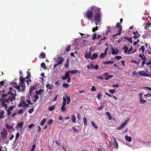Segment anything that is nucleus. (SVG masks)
I'll return each instance as SVG.
<instances>
[{
    "instance_id": "nucleus-1",
    "label": "nucleus",
    "mask_w": 151,
    "mask_h": 151,
    "mask_svg": "<svg viewBox=\"0 0 151 151\" xmlns=\"http://www.w3.org/2000/svg\"><path fill=\"white\" fill-rule=\"evenodd\" d=\"M16 96V91L12 87L9 88L7 93L2 95V98L1 101L2 102V106L5 107L6 110L7 109L8 104L15 100Z\"/></svg>"
},
{
    "instance_id": "nucleus-2",
    "label": "nucleus",
    "mask_w": 151,
    "mask_h": 151,
    "mask_svg": "<svg viewBox=\"0 0 151 151\" xmlns=\"http://www.w3.org/2000/svg\"><path fill=\"white\" fill-rule=\"evenodd\" d=\"M13 86L15 88L17 89L18 91H24L25 89V86L23 83H22L21 82L19 83L17 85L16 83H13Z\"/></svg>"
},
{
    "instance_id": "nucleus-3",
    "label": "nucleus",
    "mask_w": 151,
    "mask_h": 151,
    "mask_svg": "<svg viewBox=\"0 0 151 151\" xmlns=\"http://www.w3.org/2000/svg\"><path fill=\"white\" fill-rule=\"evenodd\" d=\"M54 60H55V64L54 66V69H55L58 65H60L62 63L64 60V58L58 55L55 58H54Z\"/></svg>"
},
{
    "instance_id": "nucleus-4",
    "label": "nucleus",
    "mask_w": 151,
    "mask_h": 151,
    "mask_svg": "<svg viewBox=\"0 0 151 151\" xmlns=\"http://www.w3.org/2000/svg\"><path fill=\"white\" fill-rule=\"evenodd\" d=\"M101 12L99 13H96L95 14L94 17V19L95 22H96V25H97L98 23H100L101 21Z\"/></svg>"
},
{
    "instance_id": "nucleus-5",
    "label": "nucleus",
    "mask_w": 151,
    "mask_h": 151,
    "mask_svg": "<svg viewBox=\"0 0 151 151\" xmlns=\"http://www.w3.org/2000/svg\"><path fill=\"white\" fill-rule=\"evenodd\" d=\"M19 107H23L24 109L26 107L29 106L28 104L26 103L25 101H22L20 102L19 104L18 105Z\"/></svg>"
},
{
    "instance_id": "nucleus-6",
    "label": "nucleus",
    "mask_w": 151,
    "mask_h": 151,
    "mask_svg": "<svg viewBox=\"0 0 151 151\" xmlns=\"http://www.w3.org/2000/svg\"><path fill=\"white\" fill-rule=\"evenodd\" d=\"M85 15L90 20H91V18L93 16V12L91 11L90 10L87 11L86 12Z\"/></svg>"
},
{
    "instance_id": "nucleus-7",
    "label": "nucleus",
    "mask_w": 151,
    "mask_h": 151,
    "mask_svg": "<svg viewBox=\"0 0 151 151\" xmlns=\"http://www.w3.org/2000/svg\"><path fill=\"white\" fill-rule=\"evenodd\" d=\"M92 11L93 12H97V13H99L100 12V9L96 7L92 6L91 8Z\"/></svg>"
},
{
    "instance_id": "nucleus-8",
    "label": "nucleus",
    "mask_w": 151,
    "mask_h": 151,
    "mask_svg": "<svg viewBox=\"0 0 151 151\" xmlns=\"http://www.w3.org/2000/svg\"><path fill=\"white\" fill-rule=\"evenodd\" d=\"M1 134L2 137L4 139L6 138L7 135V132L5 130H3L1 132Z\"/></svg>"
},
{
    "instance_id": "nucleus-9",
    "label": "nucleus",
    "mask_w": 151,
    "mask_h": 151,
    "mask_svg": "<svg viewBox=\"0 0 151 151\" xmlns=\"http://www.w3.org/2000/svg\"><path fill=\"white\" fill-rule=\"evenodd\" d=\"M150 28H151V24L149 22H147L146 25L145 26V29L147 31L148 30V31H150Z\"/></svg>"
},
{
    "instance_id": "nucleus-10",
    "label": "nucleus",
    "mask_w": 151,
    "mask_h": 151,
    "mask_svg": "<svg viewBox=\"0 0 151 151\" xmlns=\"http://www.w3.org/2000/svg\"><path fill=\"white\" fill-rule=\"evenodd\" d=\"M139 75L143 77H148V76L145 71H141L138 72Z\"/></svg>"
},
{
    "instance_id": "nucleus-11",
    "label": "nucleus",
    "mask_w": 151,
    "mask_h": 151,
    "mask_svg": "<svg viewBox=\"0 0 151 151\" xmlns=\"http://www.w3.org/2000/svg\"><path fill=\"white\" fill-rule=\"evenodd\" d=\"M35 87L34 86H31L30 88L29 91V96H31L32 95V94L33 93V90H35Z\"/></svg>"
},
{
    "instance_id": "nucleus-12",
    "label": "nucleus",
    "mask_w": 151,
    "mask_h": 151,
    "mask_svg": "<svg viewBox=\"0 0 151 151\" xmlns=\"http://www.w3.org/2000/svg\"><path fill=\"white\" fill-rule=\"evenodd\" d=\"M70 76V74L68 73V71H66L65 73V76L63 77H62V78L63 80H65L67 79L69 77H70L69 76Z\"/></svg>"
},
{
    "instance_id": "nucleus-13",
    "label": "nucleus",
    "mask_w": 151,
    "mask_h": 151,
    "mask_svg": "<svg viewBox=\"0 0 151 151\" xmlns=\"http://www.w3.org/2000/svg\"><path fill=\"white\" fill-rule=\"evenodd\" d=\"M119 50L117 49H112L111 54L112 55H116L118 52Z\"/></svg>"
},
{
    "instance_id": "nucleus-14",
    "label": "nucleus",
    "mask_w": 151,
    "mask_h": 151,
    "mask_svg": "<svg viewBox=\"0 0 151 151\" xmlns=\"http://www.w3.org/2000/svg\"><path fill=\"white\" fill-rule=\"evenodd\" d=\"M20 81L22 83H23L24 84V85H25V83H27L28 81L27 80L25 79H24L22 77H21L20 79Z\"/></svg>"
},
{
    "instance_id": "nucleus-15",
    "label": "nucleus",
    "mask_w": 151,
    "mask_h": 151,
    "mask_svg": "<svg viewBox=\"0 0 151 151\" xmlns=\"http://www.w3.org/2000/svg\"><path fill=\"white\" fill-rule=\"evenodd\" d=\"M149 33H145L142 35V37L144 38H146L151 35V31H149Z\"/></svg>"
},
{
    "instance_id": "nucleus-16",
    "label": "nucleus",
    "mask_w": 151,
    "mask_h": 151,
    "mask_svg": "<svg viewBox=\"0 0 151 151\" xmlns=\"http://www.w3.org/2000/svg\"><path fill=\"white\" fill-rule=\"evenodd\" d=\"M91 52H86L84 55V57L86 58H91Z\"/></svg>"
},
{
    "instance_id": "nucleus-17",
    "label": "nucleus",
    "mask_w": 151,
    "mask_h": 151,
    "mask_svg": "<svg viewBox=\"0 0 151 151\" xmlns=\"http://www.w3.org/2000/svg\"><path fill=\"white\" fill-rule=\"evenodd\" d=\"M125 138L126 140L129 142H130L132 141L131 137L130 136H128L127 135H126L125 136Z\"/></svg>"
},
{
    "instance_id": "nucleus-18",
    "label": "nucleus",
    "mask_w": 151,
    "mask_h": 151,
    "mask_svg": "<svg viewBox=\"0 0 151 151\" xmlns=\"http://www.w3.org/2000/svg\"><path fill=\"white\" fill-rule=\"evenodd\" d=\"M24 124L23 122H21L20 123L17 124V128L18 129H21L23 125Z\"/></svg>"
},
{
    "instance_id": "nucleus-19",
    "label": "nucleus",
    "mask_w": 151,
    "mask_h": 151,
    "mask_svg": "<svg viewBox=\"0 0 151 151\" xmlns=\"http://www.w3.org/2000/svg\"><path fill=\"white\" fill-rule=\"evenodd\" d=\"M113 138H114V141L113 142V145L114 147H116L117 148H118V143L117 142H116V141L114 137H113Z\"/></svg>"
},
{
    "instance_id": "nucleus-20",
    "label": "nucleus",
    "mask_w": 151,
    "mask_h": 151,
    "mask_svg": "<svg viewBox=\"0 0 151 151\" xmlns=\"http://www.w3.org/2000/svg\"><path fill=\"white\" fill-rule=\"evenodd\" d=\"M139 57L141 58L142 60L143 61L146 60V57L143 54H140L139 55Z\"/></svg>"
},
{
    "instance_id": "nucleus-21",
    "label": "nucleus",
    "mask_w": 151,
    "mask_h": 151,
    "mask_svg": "<svg viewBox=\"0 0 151 151\" xmlns=\"http://www.w3.org/2000/svg\"><path fill=\"white\" fill-rule=\"evenodd\" d=\"M44 91L42 89H40L38 91H36L35 93L37 95H41L42 93Z\"/></svg>"
},
{
    "instance_id": "nucleus-22",
    "label": "nucleus",
    "mask_w": 151,
    "mask_h": 151,
    "mask_svg": "<svg viewBox=\"0 0 151 151\" xmlns=\"http://www.w3.org/2000/svg\"><path fill=\"white\" fill-rule=\"evenodd\" d=\"M71 117V120L74 123H76V118L75 116L72 114Z\"/></svg>"
},
{
    "instance_id": "nucleus-23",
    "label": "nucleus",
    "mask_w": 151,
    "mask_h": 151,
    "mask_svg": "<svg viewBox=\"0 0 151 151\" xmlns=\"http://www.w3.org/2000/svg\"><path fill=\"white\" fill-rule=\"evenodd\" d=\"M87 68L88 69H92L93 68V65L92 63H90L87 65Z\"/></svg>"
},
{
    "instance_id": "nucleus-24",
    "label": "nucleus",
    "mask_w": 151,
    "mask_h": 151,
    "mask_svg": "<svg viewBox=\"0 0 151 151\" xmlns=\"http://www.w3.org/2000/svg\"><path fill=\"white\" fill-rule=\"evenodd\" d=\"M128 49L129 47H128L126 45L124 46L123 48V49L124 51V53L128 54Z\"/></svg>"
},
{
    "instance_id": "nucleus-25",
    "label": "nucleus",
    "mask_w": 151,
    "mask_h": 151,
    "mask_svg": "<svg viewBox=\"0 0 151 151\" xmlns=\"http://www.w3.org/2000/svg\"><path fill=\"white\" fill-rule=\"evenodd\" d=\"M98 56V55L95 53H93L92 56L91 58V60L95 59Z\"/></svg>"
},
{
    "instance_id": "nucleus-26",
    "label": "nucleus",
    "mask_w": 151,
    "mask_h": 151,
    "mask_svg": "<svg viewBox=\"0 0 151 151\" xmlns=\"http://www.w3.org/2000/svg\"><path fill=\"white\" fill-rule=\"evenodd\" d=\"M113 63V61L111 60H109L107 61H105L103 62V63L105 65H108L109 64H112Z\"/></svg>"
},
{
    "instance_id": "nucleus-27",
    "label": "nucleus",
    "mask_w": 151,
    "mask_h": 151,
    "mask_svg": "<svg viewBox=\"0 0 151 151\" xmlns=\"http://www.w3.org/2000/svg\"><path fill=\"white\" fill-rule=\"evenodd\" d=\"M4 111L3 110H1L0 111V118L1 119L4 118Z\"/></svg>"
},
{
    "instance_id": "nucleus-28",
    "label": "nucleus",
    "mask_w": 151,
    "mask_h": 151,
    "mask_svg": "<svg viewBox=\"0 0 151 151\" xmlns=\"http://www.w3.org/2000/svg\"><path fill=\"white\" fill-rule=\"evenodd\" d=\"M78 70H70L68 71V73L70 74V73L72 74H73L75 73H77L78 72Z\"/></svg>"
},
{
    "instance_id": "nucleus-29",
    "label": "nucleus",
    "mask_w": 151,
    "mask_h": 151,
    "mask_svg": "<svg viewBox=\"0 0 151 151\" xmlns=\"http://www.w3.org/2000/svg\"><path fill=\"white\" fill-rule=\"evenodd\" d=\"M105 77V79L106 80H107L110 78H111L112 76H113L112 75H109L107 73L104 74Z\"/></svg>"
},
{
    "instance_id": "nucleus-30",
    "label": "nucleus",
    "mask_w": 151,
    "mask_h": 151,
    "mask_svg": "<svg viewBox=\"0 0 151 151\" xmlns=\"http://www.w3.org/2000/svg\"><path fill=\"white\" fill-rule=\"evenodd\" d=\"M26 101L29 104L31 105L32 104L30 101V96L29 95H28V98L26 99Z\"/></svg>"
},
{
    "instance_id": "nucleus-31",
    "label": "nucleus",
    "mask_w": 151,
    "mask_h": 151,
    "mask_svg": "<svg viewBox=\"0 0 151 151\" xmlns=\"http://www.w3.org/2000/svg\"><path fill=\"white\" fill-rule=\"evenodd\" d=\"M91 124L93 127L95 129H97L98 128V127L97 126L96 124L93 121H91Z\"/></svg>"
},
{
    "instance_id": "nucleus-32",
    "label": "nucleus",
    "mask_w": 151,
    "mask_h": 151,
    "mask_svg": "<svg viewBox=\"0 0 151 151\" xmlns=\"http://www.w3.org/2000/svg\"><path fill=\"white\" fill-rule=\"evenodd\" d=\"M106 115L108 116L109 120H111L112 119V117L109 112H107L106 113Z\"/></svg>"
},
{
    "instance_id": "nucleus-33",
    "label": "nucleus",
    "mask_w": 151,
    "mask_h": 151,
    "mask_svg": "<svg viewBox=\"0 0 151 151\" xmlns=\"http://www.w3.org/2000/svg\"><path fill=\"white\" fill-rule=\"evenodd\" d=\"M83 121L84 122V126H86L87 124V119L85 117H83Z\"/></svg>"
},
{
    "instance_id": "nucleus-34",
    "label": "nucleus",
    "mask_w": 151,
    "mask_h": 151,
    "mask_svg": "<svg viewBox=\"0 0 151 151\" xmlns=\"http://www.w3.org/2000/svg\"><path fill=\"white\" fill-rule=\"evenodd\" d=\"M53 87V86L52 85H50V84H47L46 86V88L50 90L51 89L52 87Z\"/></svg>"
},
{
    "instance_id": "nucleus-35",
    "label": "nucleus",
    "mask_w": 151,
    "mask_h": 151,
    "mask_svg": "<svg viewBox=\"0 0 151 151\" xmlns=\"http://www.w3.org/2000/svg\"><path fill=\"white\" fill-rule=\"evenodd\" d=\"M6 127L9 130H10L13 128L12 126L9 125L7 124H6Z\"/></svg>"
},
{
    "instance_id": "nucleus-36",
    "label": "nucleus",
    "mask_w": 151,
    "mask_h": 151,
    "mask_svg": "<svg viewBox=\"0 0 151 151\" xmlns=\"http://www.w3.org/2000/svg\"><path fill=\"white\" fill-rule=\"evenodd\" d=\"M139 103L141 104H145L147 102L146 100H143L142 98L139 99Z\"/></svg>"
},
{
    "instance_id": "nucleus-37",
    "label": "nucleus",
    "mask_w": 151,
    "mask_h": 151,
    "mask_svg": "<svg viewBox=\"0 0 151 151\" xmlns=\"http://www.w3.org/2000/svg\"><path fill=\"white\" fill-rule=\"evenodd\" d=\"M66 100H67L66 98L64 97H63V102L62 103V104L66 105Z\"/></svg>"
},
{
    "instance_id": "nucleus-38",
    "label": "nucleus",
    "mask_w": 151,
    "mask_h": 151,
    "mask_svg": "<svg viewBox=\"0 0 151 151\" xmlns=\"http://www.w3.org/2000/svg\"><path fill=\"white\" fill-rule=\"evenodd\" d=\"M69 64V63L68 60L64 64V67L65 68H67Z\"/></svg>"
},
{
    "instance_id": "nucleus-39",
    "label": "nucleus",
    "mask_w": 151,
    "mask_h": 151,
    "mask_svg": "<svg viewBox=\"0 0 151 151\" xmlns=\"http://www.w3.org/2000/svg\"><path fill=\"white\" fill-rule=\"evenodd\" d=\"M125 125H124V124L123 123L121 125H120V127H119L118 128V130H120V129H122V128H123L124 127V126H125Z\"/></svg>"
},
{
    "instance_id": "nucleus-40",
    "label": "nucleus",
    "mask_w": 151,
    "mask_h": 151,
    "mask_svg": "<svg viewBox=\"0 0 151 151\" xmlns=\"http://www.w3.org/2000/svg\"><path fill=\"white\" fill-rule=\"evenodd\" d=\"M66 99L67 100V104H70V97L69 96H67L66 97Z\"/></svg>"
},
{
    "instance_id": "nucleus-41",
    "label": "nucleus",
    "mask_w": 151,
    "mask_h": 151,
    "mask_svg": "<svg viewBox=\"0 0 151 151\" xmlns=\"http://www.w3.org/2000/svg\"><path fill=\"white\" fill-rule=\"evenodd\" d=\"M24 113V111L23 109H19L17 112V114H22Z\"/></svg>"
},
{
    "instance_id": "nucleus-42",
    "label": "nucleus",
    "mask_w": 151,
    "mask_h": 151,
    "mask_svg": "<svg viewBox=\"0 0 151 151\" xmlns=\"http://www.w3.org/2000/svg\"><path fill=\"white\" fill-rule=\"evenodd\" d=\"M46 121V119L45 118H43L42 121L40 122V124L41 126L44 125Z\"/></svg>"
},
{
    "instance_id": "nucleus-43",
    "label": "nucleus",
    "mask_w": 151,
    "mask_h": 151,
    "mask_svg": "<svg viewBox=\"0 0 151 151\" xmlns=\"http://www.w3.org/2000/svg\"><path fill=\"white\" fill-rule=\"evenodd\" d=\"M139 50H142V54H143V53L145 50L144 46H142L140 48H139Z\"/></svg>"
},
{
    "instance_id": "nucleus-44",
    "label": "nucleus",
    "mask_w": 151,
    "mask_h": 151,
    "mask_svg": "<svg viewBox=\"0 0 151 151\" xmlns=\"http://www.w3.org/2000/svg\"><path fill=\"white\" fill-rule=\"evenodd\" d=\"M6 149L5 147H0V151H6Z\"/></svg>"
},
{
    "instance_id": "nucleus-45",
    "label": "nucleus",
    "mask_w": 151,
    "mask_h": 151,
    "mask_svg": "<svg viewBox=\"0 0 151 151\" xmlns=\"http://www.w3.org/2000/svg\"><path fill=\"white\" fill-rule=\"evenodd\" d=\"M55 108V106H50L49 108V110L50 111H52Z\"/></svg>"
},
{
    "instance_id": "nucleus-46",
    "label": "nucleus",
    "mask_w": 151,
    "mask_h": 151,
    "mask_svg": "<svg viewBox=\"0 0 151 151\" xmlns=\"http://www.w3.org/2000/svg\"><path fill=\"white\" fill-rule=\"evenodd\" d=\"M34 100H33V101L34 102L36 101L37 99H38V98H39V97H38V96L37 95L34 96Z\"/></svg>"
},
{
    "instance_id": "nucleus-47",
    "label": "nucleus",
    "mask_w": 151,
    "mask_h": 151,
    "mask_svg": "<svg viewBox=\"0 0 151 151\" xmlns=\"http://www.w3.org/2000/svg\"><path fill=\"white\" fill-rule=\"evenodd\" d=\"M65 105L63 104L62 106L61 107V110L62 111H65V110L66 108H65Z\"/></svg>"
},
{
    "instance_id": "nucleus-48",
    "label": "nucleus",
    "mask_w": 151,
    "mask_h": 151,
    "mask_svg": "<svg viewBox=\"0 0 151 151\" xmlns=\"http://www.w3.org/2000/svg\"><path fill=\"white\" fill-rule=\"evenodd\" d=\"M106 55L104 53H102L99 56V57L101 58H103Z\"/></svg>"
},
{
    "instance_id": "nucleus-49",
    "label": "nucleus",
    "mask_w": 151,
    "mask_h": 151,
    "mask_svg": "<svg viewBox=\"0 0 151 151\" xmlns=\"http://www.w3.org/2000/svg\"><path fill=\"white\" fill-rule=\"evenodd\" d=\"M40 57L42 58H44L45 57V54L44 53H41L40 55Z\"/></svg>"
},
{
    "instance_id": "nucleus-50",
    "label": "nucleus",
    "mask_w": 151,
    "mask_h": 151,
    "mask_svg": "<svg viewBox=\"0 0 151 151\" xmlns=\"http://www.w3.org/2000/svg\"><path fill=\"white\" fill-rule=\"evenodd\" d=\"M132 47L131 46L129 49L128 50V54H129L131 53V51L132 50Z\"/></svg>"
},
{
    "instance_id": "nucleus-51",
    "label": "nucleus",
    "mask_w": 151,
    "mask_h": 151,
    "mask_svg": "<svg viewBox=\"0 0 151 151\" xmlns=\"http://www.w3.org/2000/svg\"><path fill=\"white\" fill-rule=\"evenodd\" d=\"M19 132H18L16 134V137H15V139L17 140L19 137Z\"/></svg>"
},
{
    "instance_id": "nucleus-52",
    "label": "nucleus",
    "mask_w": 151,
    "mask_h": 151,
    "mask_svg": "<svg viewBox=\"0 0 151 151\" xmlns=\"http://www.w3.org/2000/svg\"><path fill=\"white\" fill-rule=\"evenodd\" d=\"M112 87L113 88H118L119 87V85L118 84H114L112 86Z\"/></svg>"
},
{
    "instance_id": "nucleus-53",
    "label": "nucleus",
    "mask_w": 151,
    "mask_h": 151,
    "mask_svg": "<svg viewBox=\"0 0 151 151\" xmlns=\"http://www.w3.org/2000/svg\"><path fill=\"white\" fill-rule=\"evenodd\" d=\"M109 91L110 93L113 94L115 92V89H111Z\"/></svg>"
},
{
    "instance_id": "nucleus-54",
    "label": "nucleus",
    "mask_w": 151,
    "mask_h": 151,
    "mask_svg": "<svg viewBox=\"0 0 151 151\" xmlns=\"http://www.w3.org/2000/svg\"><path fill=\"white\" fill-rule=\"evenodd\" d=\"M70 45H69L66 48L65 50L66 51L68 52L70 50Z\"/></svg>"
},
{
    "instance_id": "nucleus-55",
    "label": "nucleus",
    "mask_w": 151,
    "mask_h": 151,
    "mask_svg": "<svg viewBox=\"0 0 151 151\" xmlns=\"http://www.w3.org/2000/svg\"><path fill=\"white\" fill-rule=\"evenodd\" d=\"M63 86L65 88H68L69 87V85L67 83H64L63 85Z\"/></svg>"
},
{
    "instance_id": "nucleus-56",
    "label": "nucleus",
    "mask_w": 151,
    "mask_h": 151,
    "mask_svg": "<svg viewBox=\"0 0 151 151\" xmlns=\"http://www.w3.org/2000/svg\"><path fill=\"white\" fill-rule=\"evenodd\" d=\"M101 93L98 94L97 95V97L98 98V99L99 100H100L101 97Z\"/></svg>"
},
{
    "instance_id": "nucleus-57",
    "label": "nucleus",
    "mask_w": 151,
    "mask_h": 151,
    "mask_svg": "<svg viewBox=\"0 0 151 151\" xmlns=\"http://www.w3.org/2000/svg\"><path fill=\"white\" fill-rule=\"evenodd\" d=\"M129 120H130V119L129 118L128 119H126L124 121V123H123L124 124V125H126L127 124V122H128L129 121Z\"/></svg>"
},
{
    "instance_id": "nucleus-58",
    "label": "nucleus",
    "mask_w": 151,
    "mask_h": 151,
    "mask_svg": "<svg viewBox=\"0 0 151 151\" xmlns=\"http://www.w3.org/2000/svg\"><path fill=\"white\" fill-rule=\"evenodd\" d=\"M115 58H116L117 60H119L122 58V57L119 56H116Z\"/></svg>"
},
{
    "instance_id": "nucleus-59",
    "label": "nucleus",
    "mask_w": 151,
    "mask_h": 151,
    "mask_svg": "<svg viewBox=\"0 0 151 151\" xmlns=\"http://www.w3.org/2000/svg\"><path fill=\"white\" fill-rule=\"evenodd\" d=\"M53 120L52 119H51L49 120L48 122V124H50L52 123Z\"/></svg>"
},
{
    "instance_id": "nucleus-60",
    "label": "nucleus",
    "mask_w": 151,
    "mask_h": 151,
    "mask_svg": "<svg viewBox=\"0 0 151 151\" xmlns=\"http://www.w3.org/2000/svg\"><path fill=\"white\" fill-rule=\"evenodd\" d=\"M121 28L118 31V32L117 34H116V35L117 36V35H120L121 33Z\"/></svg>"
},
{
    "instance_id": "nucleus-61",
    "label": "nucleus",
    "mask_w": 151,
    "mask_h": 151,
    "mask_svg": "<svg viewBox=\"0 0 151 151\" xmlns=\"http://www.w3.org/2000/svg\"><path fill=\"white\" fill-rule=\"evenodd\" d=\"M34 109L33 108L30 109L28 111L29 113L30 114L33 111Z\"/></svg>"
},
{
    "instance_id": "nucleus-62",
    "label": "nucleus",
    "mask_w": 151,
    "mask_h": 151,
    "mask_svg": "<svg viewBox=\"0 0 151 151\" xmlns=\"http://www.w3.org/2000/svg\"><path fill=\"white\" fill-rule=\"evenodd\" d=\"M91 91H96V88L94 86H92Z\"/></svg>"
},
{
    "instance_id": "nucleus-63",
    "label": "nucleus",
    "mask_w": 151,
    "mask_h": 151,
    "mask_svg": "<svg viewBox=\"0 0 151 151\" xmlns=\"http://www.w3.org/2000/svg\"><path fill=\"white\" fill-rule=\"evenodd\" d=\"M98 27H97L96 28L93 27L92 29V31L93 32H95V31H96V30L98 29Z\"/></svg>"
},
{
    "instance_id": "nucleus-64",
    "label": "nucleus",
    "mask_w": 151,
    "mask_h": 151,
    "mask_svg": "<svg viewBox=\"0 0 151 151\" xmlns=\"http://www.w3.org/2000/svg\"><path fill=\"white\" fill-rule=\"evenodd\" d=\"M146 60L142 61V62L141 63L142 66V67H143L144 66V65L146 63Z\"/></svg>"
}]
</instances>
